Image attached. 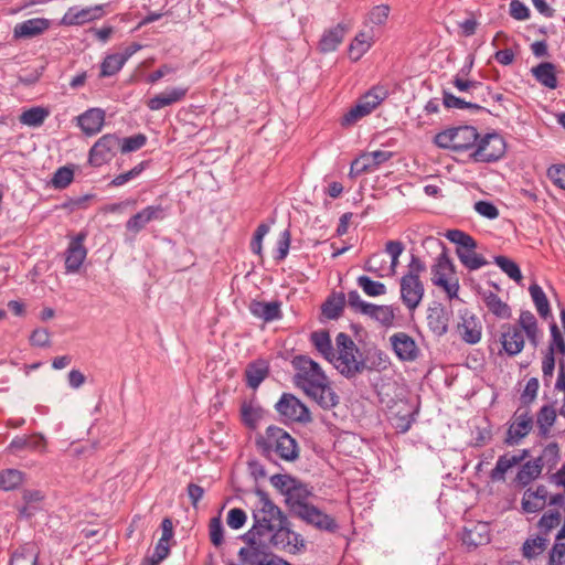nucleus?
Instances as JSON below:
<instances>
[{
  "label": "nucleus",
  "instance_id": "f257e3e1",
  "mask_svg": "<svg viewBox=\"0 0 565 565\" xmlns=\"http://www.w3.org/2000/svg\"><path fill=\"white\" fill-rule=\"evenodd\" d=\"M296 370L295 384L324 409H330L339 403V396L330 385L328 376L321 366L307 355L292 359Z\"/></svg>",
  "mask_w": 565,
  "mask_h": 565
},
{
  "label": "nucleus",
  "instance_id": "f03ea898",
  "mask_svg": "<svg viewBox=\"0 0 565 565\" xmlns=\"http://www.w3.org/2000/svg\"><path fill=\"white\" fill-rule=\"evenodd\" d=\"M255 495L257 501L252 511L255 529L270 536L271 543H281L280 536H290L287 518L265 491L257 489Z\"/></svg>",
  "mask_w": 565,
  "mask_h": 565
},
{
  "label": "nucleus",
  "instance_id": "7ed1b4c3",
  "mask_svg": "<svg viewBox=\"0 0 565 565\" xmlns=\"http://www.w3.org/2000/svg\"><path fill=\"white\" fill-rule=\"evenodd\" d=\"M259 452L267 459L276 458L292 462L299 457V446L286 430L277 426H268L265 434L256 439Z\"/></svg>",
  "mask_w": 565,
  "mask_h": 565
},
{
  "label": "nucleus",
  "instance_id": "20e7f679",
  "mask_svg": "<svg viewBox=\"0 0 565 565\" xmlns=\"http://www.w3.org/2000/svg\"><path fill=\"white\" fill-rule=\"evenodd\" d=\"M334 358L330 363L345 377L350 379L360 374L365 369L360 350L347 333L340 332L335 338Z\"/></svg>",
  "mask_w": 565,
  "mask_h": 565
},
{
  "label": "nucleus",
  "instance_id": "39448f33",
  "mask_svg": "<svg viewBox=\"0 0 565 565\" xmlns=\"http://www.w3.org/2000/svg\"><path fill=\"white\" fill-rule=\"evenodd\" d=\"M433 285L441 288L449 299L458 298L459 281L456 277L455 265L444 249L430 268Z\"/></svg>",
  "mask_w": 565,
  "mask_h": 565
},
{
  "label": "nucleus",
  "instance_id": "423d86ee",
  "mask_svg": "<svg viewBox=\"0 0 565 565\" xmlns=\"http://www.w3.org/2000/svg\"><path fill=\"white\" fill-rule=\"evenodd\" d=\"M446 237L457 245V256L469 270H477L487 265V260L475 252L477 243L472 236L460 230H450Z\"/></svg>",
  "mask_w": 565,
  "mask_h": 565
},
{
  "label": "nucleus",
  "instance_id": "0eeeda50",
  "mask_svg": "<svg viewBox=\"0 0 565 565\" xmlns=\"http://www.w3.org/2000/svg\"><path fill=\"white\" fill-rule=\"evenodd\" d=\"M348 306L355 312L364 315L383 326H392L395 310L392 306L366 302L356 290L348 292Z\"/></svg>",
  "mask_w": 565,
  "mask_h": 565
},
{
  "label": "nucleus",
  "instance_id": "6e6552de",
  "mask_svg": "<svg viewBox=\"0 0 565 565\" xmlns=\"http://www.w3.org/2000/svg\"><path fill=\"white\" fill-rule=\"evenodd\" d=\"M505 153V141L495 132L478 138L470 158L475 162H494Z\"/></svg>",
  "mask_w": 565,
  "mask_h": 565
},
{
  "label": "nucleus",
  "instance_id": "1a4fd4ad",
  "mask_svg": "<svg viewBox=\"0 0 565 565\" xmlns=\"http://www.w3.org/2000/svg\"><path fill=\"white\" fill-rule=\"evenodd\" d=\"M387 96L384 87H373L343 117L342 125L350 126L375 109Z\"/></svg>",
  "mask_w": 565,
  "mask_h": 565
},
{
  "label": "nucleus",
  "instance_id": "9d476101",
  "mask_svg": "<svg viewBox=\"0 0 565 565\" xmlns=\"http://www.w3.org/2000/svg\"><path fill=\"white\" fill-rule=\"evenodd\" d=\"M120 139L113 134L100 137L89 150L88 161L93 167H102L108 163L119 148Z\"/></svg>",
  "mask_w": 565,
  "mask_h": 565
},
{
  "label": "nucleus",
  "instance_id": "9b49d317",
  "mask_svg": "<svg viewBox=\"0 0 565 565\" xmlns=\"http://www.w3.org/2000/svg\"><path fill=\"white\" fill-rule=\"evenodd\" d=\"M533 416L527 409H518L509 425L504 444L516 446L526 437L533 428Z\"/></svg>",
  "mask_w": 565,
  "mask_h": 565
},
{
  "label": "nucleus",
  "instance_id": "f8f14e48",
  "mask_svg": "<svg viewBox=\"0 0 565 565\" xmlns=\"http://www.w3.org/2000/svg\"><path fill=\"white\" fill-rule=\"evenodd\" d=\"M275 407L287 420L307 423L311 419L307 406L292 394H282Z\"/></svg>",
  "mask_w": 565,
  "mask_h": 565
},
{
  "label": "nucleus",
  "instance_id": "ddd939ff",
  "mask_svg": "<svg viewBox=\"0 0 565 565\" xmlns=\"http://www.w3.org/2000/svg\"><path fill=\"white\" fill-rule=\"evenodd\" d=\"M167 216V209L161 204H153L143 207L138 213L134 214L127 222L126 228L128 232L138 234L149 223L154 221H162Z\"/></svg>",
  "mask_w": 565,
  "mask_h": 565
},
{
  "label": "nucleus",
  "instance_id": "4468645a",
  "mask_svg": "<svg viewBox=\"0 0 565 565\" xmlns=\"http://www.w3.org/2000/svg\"><path fill=\"white\" fill-rule=\"evenodd\" d=\"M86 233L81 232L73 237L65 252V270L67 274H75L79 270L87 256V249L84 246Z\"/></svg>",
  "mask_w": 565,
  "mask_h": 565
},
{
  "label": "nucleus",
  "instance_id": "2eb2a0df",
  "mask_svg": "<svg viewBox=\"0 0 565 565\" xmlns=\"http://www.w3.org/2000/svg\"><path fill=\"white\" fill-rule=\"evenodd\" d=\"M391 347L403 362H413L419 356V348L415 340L406 332H396L390 337Z\"/></svg>",
  "mask_w": 565,
  "mask_h": 565
},
{
  "label": "nucleus",
  "instance_id": "dca6fc26",
  "mask_svg": "<svg viewBox=\"0 0 565 565\" xmlns=\"http://www.w3.org/2000/svg\"><path fill=\"white\" fill-rule=\"evenodd\" d=\"M424 292L420 278H413V276L401 278V299L408 310L413 311L419 306Z\"/></svg>",
  "mask_w": 565,
  "mask_h": 565
},
{
  "label": "nucleus",
  "instance_id": "f3484780",
  "mask_svg": "<svg viewBox=\"0 0 565 565\" xmlns=\"http://www.w3.org/2000/svg\"><path fill=\"white\" fill-rule=\"evenodd\" d=\"M457 332L466 343H478L482 335V326L479 318L469 311H465L461 313L460 322L457 324Z\"/></svg>",
  "mask_w": 565,
  "mask_h": 565
},
{
  "label": "nucleus",
  "instance_id": "a211bd4d",
  "mask_svg": "<svg viewBox=\"0 0 565 565\" xmlns=\"http://www.w3.org/2000/svg\"><path fill=\"white\" fill-rule=\"evenodd\" d=\"M299 519L305 521L306 523L327 532H335L338 530V523L335 520L323 513L320 509H318L313 504H309L305 510L301 511L297 515Z\"/></svg>",
  "mask_w": 565,
  "mask_h": 565
},
{
  "label": "nucleus",
  "instance_id": "6ab92c4d",
  "mask_svg": "<svg viewBox=\"0 0 565 565\" xmlns=\"http://www.w3.org/2000/svg\"><path fill=\"white\" fill-rule=\"evenodd\" d=\"M500 342L504 352L510 356H514L524 348V334L515 324H503Z\"/></svg>",
  "mask_w": 565,
  "mask_h": 565
},
{
  "label": "nucleus",
  "instance_id": "aec40b11",
  "mask_svg": "<svg viewBox=\"0 0 565 565\" xmlns=\"http://www.w3.org/2000/svg\"><path fill=\"white\" fill-rule=\"evenodd\" d=\"M103 15V6L88 8L71 7L61 20L63 25H81L99 19Z\"/></svg>",
  "mask_w": 565,
  "mask_h": 565
},
{
  "label": "nucleus",
  "instance_id": "412c9836",
  "mask_svg": "<svg viewBox=\"0 0 565 565\" xmlns=\"http://www.w3.org/2000/svg\"><path fill=\"white\" fill-rule=\"evenodd\" d=\"M51 22L45 18H32L17 23L13 28L14 39H32L50 29Z\"/></svg>",
  "mask_w": 565,
  "mask_h": 565
},
{
  "label": "nucleus",
  "instance_id": "4be33fe9",
  "mask_svg": "<svg viewBox=\"0 0 565 565\" xmlns=\"http://www.w3.org/2000/svg\"><path fill=\"white\" fill-rule=\"evenodd\" d=\"M105 116L102 108H89L77 117V124L85 135L94 136L103 129Z\"/></svg>",
  "mask_w": 565,
  "mask_h": 565
},
{
  "label": "nucleus",
  "instance_id": "5701e85b",
  "mask_svg": "<svg viewBox=\"0 0 565 565\" xmlns=\"http://www.w3.org/2000/svg\"><path fill=\"white\" fill-rule=\"evenodd\" d=\"M310 489L297 480L296 484L290 489L289 493L285 497L286 503L289 507L292 514L296 516L301 513L309 504V498L311 497Z\"/></svg>",
  "mask_w": 565,
  "mask_h": 565
},
{
  "label": "nucleus",
  "instance_id": "b1692460",
  "mask_svg": "<svg viewBox=\"0 0 565 565\" xmlns=\"http://www.w3.org/2000/svg\"><path fill=\"white\" fill-rule=\"evenodd\" d=\"M529 456V450L523 449L519 454H504L497 460L494 468L490 472L492 481H504L505 473L514 466L521 463Z\"/></svg>",
  "mask_w": 565,
  "mask_h": 565
},
{
  "label": "nucleus",
  "instance_id": "393cba45",
  "mask_svg": "<svg viewBox=\"0 0 565 565\" xmlns=\"http://www.w3.org/2000/svg\"><path fill=\"white\" fill-rule=\"evenodd\" d=\"M462 543L469 547H477L490 541L489 524L486 522L470 523L462 532Z\"/></svg>",
  "mask_w": 565,
  "mask_h": 565
},
{
  "label": "nucleus",
  "instance_id": "a878e982",
  "mask_svg": "<svg viewBox=\"0 0 565 565\" xmlns=\"http://www.w3.org/2000/svg\"><path fill=\"white\" fill-rule=\"evenodd\" d=\"M188 89L183 87H170L153 96L147 102V106L150 110H160L164 107L171 106L181 102Z\"/></svg>",
  "mask_w": 565,
  "mask_h": 565
},
{
  "label": "nucleus",
  "instance_id": "bb28decb",
  "mask_svg": "<svg viewBox=\"0 0 565 565\" xmlns=\"http://www.w3.org/2000/svg\"><path fill=\"white\" fill-rule=\"evenodd\" d=\"M248 309L255 318L262 319L266 322L281 318L280 303L277 301L264 302L253 300L250 301Z\"/></svg>",
  "mask_w": 565,
  "mask_h": 565
},
{
  "label": "nucleus",
  "instance_id": "cd10ccee",
  "mask_svg": "<svg viewBox=\"0 0 565 565\" xmlns=\"http://www.w3.org/2000/svg\"><path fill=\"white\" fill-rule=\"evenodd\" d=\"M270 555L271 552L264 544L245 546L238 551L241 562L246 565H264Z\"/></svg>",
  "mask_w": 565,
  "mask_h": 565
},
{
  "label": "nucleus",
  "instance_id": "c85d7f7f",
  "mask_svg": "<svg viewBox=\"0 0 565 565\" xmlns=\"http://www.w3.org/2000/svg\"><path fill=\"white\" fill-rule=\"evenodd\" d=\"M455 151H463L475 148L479 138L478 131L472 126L455 127Z\"/></svg>",
  "mask_w": 565,
  "mask_h": 565
},
{
  "label": "nucleus",
  "instance_id": "c756f323",
  "mask_svg": "<svg viewBox=\"0 0 565 565\" xmlns=\"http://www.w3.org/2000/svg\"><path fill=\"white\" fill-rule=\"evenodd\" d=\"M269 365L265 360H257L249 363L245 371L247 385L256 390L260 383L268 376Z\"/></svg>",
  "mask_w": 565,
  "mask_h": 565
},
{
  "label": "nucleus",
  "instance_id": "7c9ffc66",
  "mask_svg": "<svg viewBox=\"0 0 565 565\" xmlns=\"http://www.w3.org/2000/svg\"><path fill=\"white\" fill-rule=\"evenodd\" d=\"M265 411L254 399L244 401L241 405V417L242 422L248 428H256L262 418L264 417Z\"/></svg>",
  "mask_w": 565,
  "mask_h": 565
},
{
  "label": "nucleus",
  "instance_id": "2f4dec72",
  "mask_svg": "<svg viewBox=\"0 0 565 565\" xmlns=\"http://www.w3.org/2000/svg\"><path fill=\"white\" fill-rule=\"evenodd\" d=\"M531 72L535 79L543 86L550 89H555L557 87V77L554 64L543 62L533 67Z\"/></svg>",
  "mask_w": 565,
  "mask_h": 565
},
{
  "label": "nucleus",
  "instance_id": "473e14b6",
  "mask_svg": "<svg viewBox=\"0 0 565 565\" xmlns=\"http://www.w3.org/2000/svg\"><path fill=\"white\" fill-rule=\"evenodd\" d=\"M523 333L526 334L529 341L537 347L540 342V330L537 327V320L531 311H522L519 317V326Z\"/></svg>",
  "mask_w": 565,
  "mask_h": 565
},
{
  "label": "nucleus",
  "instance_id": "72a5a7b5",
  "mask_svg": "<svg viewBox=\"0 0 565 565\" xmlns=\"http://www.w3.org/2000/svg\"><path fill=\"white\" fill-rule=\"evenodd\" d=\"M482 299L488 310L500 319H508L511 317V309L497 294L492 291H484Z\"/></svg>",
  "mask_w": 565,
  "mask_h": 565
},
{
  "label": "nucleus",
  "instance_id": "f704fd0d",
  "mask_svg": "<svg viewBox=\"0 0 565 565\" xmlns=\"http://www.w3.org/2000/svg\"><path fill=\"white\" fill-rule=\"evenodd\" d=\"M315 349L328 361L334 358L335 349L332 345L330 335L324 330L315 331L310 335Z\"/></svg>",
  "mask_w": 565,
  "mask_h": 565
},
{
  "label": "nucleus",
  "instance_id": "c9c22d12",
  "mask_svg": "<svg viewBox=\"0 0 565 565\" xmlns=\"http://www.w3.org/2000/svg\"><path fill=\"white\" fill-rule=\"evenodd\" d=\"M556 409L552 405H544L536 415V426L541 437H547L556 420Z\"/></svg>",
  "mask_w": 565,
  "mask_h": 565
},
{
  "label": "nucleus",
  "instance_id": "e433bc0d",
  "mask_svg": "<svg viewBox=\"0 0 565 565\" xmlns=\"http://www.w3.org/2000/svg\"><path fill=\"white\" fill-rule=\"evenodd\" d=\"M344 34L345 29L342 24L327 30L319 42L320 50L324 53L334 51L342 42Z\"/></svg>",
  "mask_w": 565,
  "mask_h": 565
},
{
  "label": "nucleus",
  "instance_id": "4c0bfd02",
  "mask_svg": "<svg viewBox=\"0 0 565 565\" xmlns=\"http://www.w3.org/2000/svg\"><path fill=\"white\" fill-rule=\"evenodd\" d=\"M12 451L29 448L34 451L43 452L46 448V440L42 435H33L31 437H15L9 445Z\"/></svg>",
  "mask_w": 565,
  "mask_h": 565
},
{
  "label": "nucleus",
  "instance_id": "58836bf2",
  "mask_svg": "<svg viewBox=\"0 0 565 565\" xmlns=\"http://www.w3.org/2000/svg\"><path fill=\"white\" fill-rule=\"evenodd\" d=\"M542 472L541 459L534 461H526L521 466L516 476L515 482L519 486L525 487L535 480Z\"/></svg>",
  "mask_w": 565,
  "mask_h": 565
},
{
  "label": "nucleus",
  "instance_id": "ea45409f",
  "mask_svg": "<svg viewBox=\"0 0 565 565\" xmlns=\"http://www.w3.org/2000/svg\"><path fill=\"white\" fill-rule=\"evenodd\" d=\"M373 36L366 32L356 34L349 47V56L352 61H359L372 46Z\"/></svg>",
  "mask_w": 565,
  "mask_h": 565
},
{
  "label": "nucleus",
  "instance_id": "a19ab883",
  "mask_svg": "<svg viewBox=\"0 0 565 565\" xmlns=\"http://www.w3.org/2000/svg\"><path fill=\"white\" fill-rule=\"evenodd\" d=\"M49 116V109L41 106H35L24 110L20 115L19 120L21 124L29 127H40Z\"/></svg>",
  "mask_w": 565,
  "mask_h": 565
},
{
  "label": "nucleus",
  "instance_id": "79ce46f5",
  "mask_svg": "<svg viewBox=\"0 0 565 565\" xmlns=\"http://www.w3.org/2000/svg\"><path fill=\"white\" fill-rule=\"evenodd\" d=\"M529 292L531 295V298L535 305L539 315L544 319L547 318L551 315V308L547 297L542 287L539 286L537 284H532L529 287Z\"/></svg>",
  "mask_w": 565,
  "mask_h": 565
},
{
  "label": "nucleus",
  "instance_id": "37998d69",
  "mask_svg": "<svg viewBox=\"0 0 565 565\" xmlns=\"http://www.w3.org/2000/svg\"><path fill=\"white\" fill-rule=\"evenodd\" d=\"M38 553L31 544H25L13 552L10 565H36Z\"/></svg>",
  "mask_w": 565,
  "mask_h": 565
},
{
  "label": "nucleus",
  "instance_id": "c03bdc74",
  "mask_svg": "<svg viewBox=\"0 0 565 565\" xmlns=\"http://www.w3.org/2000/svg\"><path fill=\"white\" fill-rule=\"evenodd\" d=\"M548 540L546 537L536 536L527 539L522 546L523 556L533 559L541 555L547 547Z\"/></svg>",
  "mask_w": 565,
  "mask_h": 565
},
{
  "label": "nucleus",
  "instance_id": "a18cd8bd",
  "mask_svg": "<svg viewBox=\"0 0 565 565\" xmlns=\"http://www.w3.org/2000/svg\"><path fill=\"white\" fill-rule=\"evenodd\" d=\"M127 61L121 53L107 55L100 66V76L108 77L118 73Z\"/></svg>",
  "mask_w": 565,
  "mask_h": 565
},
{
  "label": "nucleus",
  "instance_id": "49530a36",
  "mask_svg": "<svg viewBox=\"0 0 565 565\" xmlns=\"http://www.w3.org/2000/svg\"><path fill=\"white\" fill-rule=\"evenodd\" d=\"M23 472L17 469H7L0 472V489L13 490L23 482Z\"/></svg>",
  "mask_w": 565,
  "mask_h": 565
},
{
  "label": "nucleus",
  "instance_id": "de8ad7c7",
  "mask_svg": "<svg viewBox=\"0 0 565 565\" xmlns=\"http://www.w3.org/2000/svg\"><path fill=\"white\" fill-rule=\"evenodd\" d=\"M494 263L503 273H505L509 276V278H511L518 284L521 282L523 278L522 273L519 265L515 262L505 256H495Z\"/></svg>",
  "mask_w": 565,
  "mask_h": 565
},
{
  "label": "nucleus",
  "instance_id": "09e8293b",
  "mask_svg": "<svg viewBox=\"0 0 565 565\" xmlns=\"http://www.w3.org/2000/svg\"><path fill=\"white\" fill-rule=\"evenodd\" d=\"M443 104L446 108H455V109H475L479 110L481 107L471 100H466L465 98L457 97L454 94L443 90Z\"/></svg>",
  "mask_w": 565,
  "mask_h": 565
},
{
  "label": "nucleus",
  "instance_id": "8fccbe9b",
  "mask_svg": "<svg viewBox=\"0 0 565 565\" xmlns=\"http://www.w3.org/2000/svg\"><path fill=\"white\" fill-rule=\"evenodd\" d=\"M391 8L388 4L374 6L367 13L365 23L382 26L386 23Z\"/></svg>",
  "mask_w": 565,
  "mask_h": 565
},
{
  "label": "nucleus",
  "instance_id": "3c124183",
  "mask_svg": "<svg viewBox=\"0 0 565 565\" xmlns=\"http://www.w3.org/2000/svg\"><path fill=\"white\" fill-rule=\"evenodd\" d=\"M358 286L370 297L382 296L386 292V287L383 282L372 280L367 276H360L358 278Z\"/></svg>",
  "mask_w": 565,
  "mask_h": 565
},
{
  "label": "nucleus",
  "instance_id": "603ef678",
  "mask_svg": "<svg viewBox=\"0 0 565 565\" xmlns=\"http://www.w3.org/2000/svg\"><path fill=\"white\" fill-rule=\"evenodd\" d=\"M376 169L373 166L370 156L367 153H363L352 161L350 168V175L358 177L366 172H373Z\"/></svg>",
  "mask_w": 565,
  "mask_h": 565
},
{
  "label": "nucleus",
  "instance_id": "864d4df0",
  "mask_svg": "<svg viewBox=\"0 0 565 565\" xmlns=\"http://www.w3.org/2000/svg\"><path fill=\"white\" fill-rule=\"evenodd\" d=\"M550 330L551 340L548 343L547 353H552V355H554L557 352L562 355H565V340L556 323H552Z\"/></svg>",
  "mask_w": 565,
  "mask_h": 565
},
{
  "label": "nucleus",
  "instance_id": "5fc2aeb1",
  "mask_svg": "<svg viewBox=\"0 0 565 565\" xmlns=\"http://www.w3.org/2000/svg\"><path fill=\"white\" fill-rule=\"evenodd\" d=\"M545 508V501H541L532 489H527L523 493L522 498V510L525 513H536Z\"/></svg>",
  "mask_w": 565,
  "mask_h": 565
},
{
  "label": "nucleus",
  "instance_id": "6e6d98bb",
  "mask_svg": "<svg viewBox=\"0 0 565 565\" xmlns=\"http://www.w3.org/2000/svg\"><path fill=\"white\" fill-rule=\"evenodd\" d=\"M73 179V169L68 167H61L55 171L51 182L55 189H65L72 183Z\"/></svg>",
  "mask_w": 565,
  "mask_h": 565
},
{
  "label": "nucleus",
  "instance_id": "4d7b16f0",
  "mask_svg": "<svg viewBox=\"0 0 565 565\" xmlns=\"http://www.w3.org/2000/svg\"><path fill=\"white\" fill-rule=\"evenodd\" d=\"M291 235L289 230H285L280 233L279 239L277 241L276 248L274 250V258L276 262L284 260L290 248Z\"/></svg>",
  "mask_w": 565,
  "mask_h": 565
},
{
  "label": "nucleus",
  "instance_id": "13d9d810",
  "mask_svg": "<svg viewBox=\"0 0 565 565\" xmlns=\"http://www.w3.org/2000/svg\"><path fill=\"white\" fill-rule=\"evenodd\" d=\"M147 142V137L143 134H137L120 140V150L122 153H128L141 149Z\"/></svg>",
  "mask_w": 565,
  "mask_h": 565
},
{
  "label": "nucleus",
  "instance_id": "bf43d9fd",
  "mask_svg": "<svg viewBox=\"0 0 565 565\" xmlns=\"http://www.w3.org/2000/svg\"><path fill=\"white\" fill-rule=\"evenodd\" d=\"M454 86L461 93H467L473 98V93L482 87V84L477 81H470L460 74H456L452 79Z\"/></svg>",
  "mask_w": 565,
  "mask_h": 565
},
{
  "label": "nucleus",
  "instance_id": "052dcab7",
  "mask_svg": "<svg viewBox=\"0 0 565 565\" xmlns=\"http://www.w3.org/2000/svg\"><path fill=\"white\" fill-rule=\"evenodd\" d=\"M298 479L288 475H274L270 477V483L279 490L285 497L289 493L290 489L296 484Z\"/></svg>",
  "mask_w": 565,
  "mask_h": 565
},
{
  "label": "nucleus",
  "instance_id": "680f3d73",
  "mask_svg": "<svg viewBox=\"0 0 565 565\" xmlns=\"http://www.w3.org/2000/svg\"><path fill=\"white\" fill-rule=\"evenodd\" d=\"M562 515L558 511H548L539 521V527L547 534L561 524Z\"/></svg>",
  "mask_w": 565,
  "mask_h": 565
},
{
  "label": "nucleus",
  "instance_id": "e2e57ef3",
  "mask_svg": "<svg viewBox=\"0 0 565 565\" xmlns=\"http://www.w3.org/2000/svg\"><path fill=\"white\" fill-rule=\"evenodd\" d=\"M145 169V162H140L139 164H137L136 167H134L131 170L125 172V173H120L118 175H116L113 180H111V185L114 186H121L124 184H126L127 182L136 179L137 177L140 175V173L143 171Z\"/></svg>",
  "mask_w": 565,
  "mask_h": 565
},
{
  "label": "nucleus",
  "instance_id": "0e129e2a",
  "mask_svg": "<svg viewBox=\"0 0 565 565\" xmlns=\"http://www.w3.org/2000/svg\"><path fill=\"white\" fill-rule=\"evenodd\" d=\"M343 306H344V299L343 298H340V299H329L322 306V313L328 319H337L341 315V312L343 310Z\"/></svg>",
  "mask_w": 565,
  "mask_h": 565
},
{
  "label": "nucleus",
  "instance_id": "69168bd1",
  "mask_svg": "<svg viewBox=\"0 0 565 565\" xmlns=\"http://www.w3.org/2000/svg\"><path fill=\"white\" fill-rule=\"evenodd\" d=\"M246 512L239 508H233L227 513L226 523L233 530H239L246 523Z\"/></svg>",
  "mask_w": 565,
  "mask_h": 565
},
{
  "label": "nucleus",
  "instance_id": "338daca9",
  "mask_svg": "<svg viewBox=\"0 0 565 565\" xmlns=\"http://www.w3.org/2000/svg\"><path fill=\"white\" fill-rule=\"evenodd\" d=\"M548 565H565V543L556 542L550 551Z\"/></svg>",
  "mask_w": 565,
  "mask_h": 565
},
{
  "label": "nucleus",
  "instance_id": "774afa93",
  "mask_svg": "<svg viewBox=\"0 0 565 565\" xmlns=\"http://www.w3.org/2000/svg\"><path fill=\"white\" fill-rule=\"evenodd\" d=\"M547 175L556 186L565 190V166H552Z\"/></svg>",
  "mask_w": 565,
  "mask_h": 565
}]
</instances>
